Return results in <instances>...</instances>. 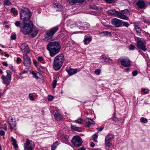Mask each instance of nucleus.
<instances>
[{"mask_svg":"<svg viewBox=\"0 0 150 150\" xmlns=\"http://www.w3.org/2000/svg\"><path fill=\"white\" fill-rule=\"evenodd\" d=\"M23 23L24 25L21 28V31L24 35H28L31 33L30 37L33 38L37 34L38 31L36 29H33V23L32 21H29V23Z\"/></svg>","mask_w":150,"mask_h":150,"instance_id":"1","label":"nucleus"},{"mask_svg":"<svg viewBox=\"0 0 150 150\" xmlns=\"http://www.w3.org/2000/svg\"><path fill=\"white\" fill-rule=\"evenodd\" d=\"M60 48V44L57 41L50 42L47 46V49L49 51L50 55L51 57H54L58 53Z\"/></svg>","mask_w":150,"mask_h":150,"instance_id":"2","label":"nucleus"},{"mask_svg":"<svg viewBox=\"0 0 150 150\" xmlns=\"http://www.w3.org/2000/svg\"><path fill=\"white\" fill-rule=\"evenodd\" d=\"M20 14L21 19L23 23H25L30 21L32 13L30 10H20Z\"/></svg>","mask_w":150,"mask_h":150,"instance_id":"3","label":"nucleus"},{"mask_svg":"<svg viewBox=\"0 0 150 150\" xmlns=\"http://www.w3.org/2000/svg\"><path fill=\"white\" fill-rule=\"evenodd\" d=\"M58 27L56 26L48 30L44 35V36L45 39L49 40L52 39L53 36L58 31Z\"/></svg>","mask_w":150,"mask_h":150,"instance_id":"4","label":"nucleus"},{"mask_svg":"<svg viewBox=\"0 0 150 150\" xmlns=\"http://www.w3.org/2000/svg\"><path fill=\"white\" fill-rule=\"evenodd\" d=\"M137 48L143 52H145L147 50L146 48V43L145 40L143 38H137Z\"/></svg>","mask_w":150,"mask_h":150,"instance_id":"5","label":"nucleus"},{"mask_svg":"<svg viewBox=\"0 0 150 150\" xmlns=\"http://www.w3.org/2000/svg\"><path fill=\"white\" fill-rule=\"evenodd\" d=\"M71 142L73 145L76 147L81 146L83 142L81 138L79 136L77 135L74 136L71 140Z\"/></svg>","mask_w":150,"mask_h":150,"instance_id":"6","label":"nucleus"},{"mask_svg":"<svg viewBox=\"0 0 150 150\" xmlns=\"http://www.w3.org/2000/svg\"><path fill=\"white\" fill-rule=\"evenodd\" d=\"M108 12L109 14L112 15L116 16L117 17L122 19L126 20L129 19L126 16L117 11H115V10H108Z\"/></svg>","mask_w":150,"mask_h":150,"instance_id":"7","label":"nucleus"},{"mask_svg":"<svg viewBox=\"0 0 150 150\" xmlns=\"http://www.w3.org/2000/svg\"><path fill=\"white\" fill-rule=\"evenodd\" d=\"M8 123L11 130L16 129V122L15 120H13L12 117H9L8 118Z\"/></svg>","mask_w":150,"mask_h":150,"instance_id":"8","label":"nucleus"},{"mask_svg":"<svg viewBox=\"0 0 150 150\" xmlns=\"http://www.w3.org/2000/svg\"><path fill=\"white\" fill-rule=\"evenodd\" d=\"M122 20L116 18H114L111 20V23L114 26L118 28L122 25Z\"/></svg>","mask_w":150,"mask_h":150,"instance_id":"9","label":"nucleus"},{"mask_svg":"<svg viewBox=\"0 0 150 150\" xmlns=\"http://www.w3.org/2000/svg\"><path fill=\"white\" fill-rule=\"evenodd\" d=\"M64 59L63 55L62 54H59L55 57L54 60L63 64Z\"/></svg>","mask_w":150,"mask_h":150,"instance_id":"10","label":"nucleus"},{"mask_svg":"<svg viewBox=\"0 0 150 150\" xmlns=\"http://www.w3.org/2000/svg\"><path fill=\"white\" fill-rule=\"evenodd\" d=\"M131 62L128 59H123L120 61V63L122 65L125 67H129L131 66Z\"/></svg>","mask_w":150,"mask_h":150,"instance_id":"11","label":"nucleus"},{"mask_svg":"<svg viewBox=\"0 0 150 150\" xmlns=\"http://www.w3.org/2000/svg\"><path fill=\"white\" fill-rule=\"evenodd\" d=\"M23 58L24 60L23 63L25 66H28L31 65L30 59L26 54H23Z\"/></svg>","mask_w":150,"mask_h":150,"instance_id":"12","label":"nucleus"},{"mask_svg":"<svg viewBox=\"0 0 150 150\" xmlns=\"http://www.w3.org/2000/svg\"><path fill=\"white\" fill-rule=\"evenodd\" d=\"M62 64L58 63V62L53 61V67L54 69L57 71L59 70L62 65Z\"/></svg>","mask_w":150,"mask_h":150,"instance_id":"13","label":"nucleus"},{"mask_svg":"<svg viewBox=\"0 0 150 150\" xmlns=\"http://www.w3.org/2000/svg\"><path fill=\"white\" fill-rule=\"evenodd\" d=\"M85 123L86 124V125L88 127L92 126L95 123L94 121L87 118L84 120Z\"/></svg>","mask_w":150,"mask_h":150,"instance_id":"14","label":"nucleus"},{"mask_svg":"<svg viewBox=\"0 0 150 150\" xmlns=\"http://www.w3.org/2000/svg\"><path fill=\"white\" fill-rule=\"evenodd\" d=\"M77 69H73L69 67H68L66 69L67 71L71 75L76 73L77 72Z\"/></svg>","mask_w":150,"mask_h":150,"instance_id":"15","label":"nucleus"},{"mask_svg":"<svg viewBox=\"0 0 150 150\" xmlns=\"http://www.w3.org/2000/svg\"><path fill=\"white\" fill-rule=\"evenodd\" d=\"M1 79L3 81V83L4 84H6L7 86L9 85L10 81L8 77L3 75L1 77Z\"/></svg>","mask_w":150,"mask_h":150,"instance_id":"16","label":"nucleus"},{"mask_svg":"<svg viewBox=\"0 0 150 150\" xmlns=\"http://www.w3.org/2000/svg\"><path fill=\"white\" fill-rule=\"evenodd\" d=\"M32 74L33 76V77L35 78L37 80L42 77L41 74L39 72H37L35 73L33 71L32 72Z\"/></svg>","mask_w":150,"mask_h":150,"instance_id":"17","label":"nucleus"},{"mask_svg":"<svg viewBox=\"0 0 150 150\" xmlns=\"http://www.w3.org/2000/svg\"><path fill=\"white\" fill-rule=\"evenodd\" d=\"M21 48L24 51L28 52L30 51L28 45L26 43H23L21 45Z\"/></svg>","mask_w":150,"mask_h":150,"instance_id":"18","label":"nucleus"},{"mask_svg":"<svg viewBox=\"0 0 150 150\" xmlns=\"http://www.w3.org/2000/svg\"><path fill=\"white\" fill-rule=\"evenodd\" d=\"M137 5L141 9L143 8L145 6V3L143 1H139L137 3Z\"/></svg>","mask_w":150,"mask_h":150,"instance_id":"19","label":"nucleus"},{"mask_svg":"<svg viewBox=\"0 0 150 150\" xmlns=\"http://www.w3.org/2000/svg\"><path fill=\"white\" fill-rule=\"evenodd\" d=\"M54 116L57 120H61L62 119V115L57 112H55Z\"/></svg>","mask_w":150,"mask_h":150,"instance_id":"20","label":"nucleus"},{"mask_svg":"<svg viewBox=\"0 0 150 150\" xmlns=\"http://www.w3.org/2000/svg\"><path fill=\"white\" fill-rule=\"evenodd\" d=\"M86 0H68L69 3L71 4L74 5L76 3H82L85 2Z\"/></svg>","mask_w":150,"mask_h":150,"instance_id":"21","label":"nucleus"},{"mask_svg":"<svg viewBox=\"0 0 150 150\" xmlns=\"http://www.w3.org/2000/svg\"><path fill=\"white\" fill-rule=\"evenodd\" d=\"M100 57L101 59H104L105 62H107L109 64L112 62V60L111 59L107 58L104 55L101 56Z\"/></svg>","mask_w":150,"mask_h":150,"instance_id":"22","label":"nucleus"},{"mask_svg":"<svg viewBox=\"0 0 150 150\" xmlns=\"http://www.w3.org/2000/svg\"><path fill=\"white\" fill-rule=\"evenodd\" d=\"M114 135L112 134H109L106 136L105 141H110L113 138Z\"/></svg>","mask_w":150,"mask_h":150,"instance_id":"23","label":"nucleus"},{"mask_svg":"<svg viewBox=\"0 0 150 150\" xmlns=\"http://www.w3.org/2000/svg\"><path fill=\"white\" fill-rule=\"evenodd\" d=\"M11 141L13 142L12 143V144L13 147L15 148H17L18 147V145L17 144V143L16 140L12 137H11Z\"/></svg>","mask_w":150,"mask_h":150,"instance_id":"24","label":"nucleus"},{"mask_svg":"<svg viewBox=\"0 0 150 150\" xmlns=\"http://www.w3.org/2000/svg\"><path fill=\"white\" fill-rule=\"evenodd\" d=\"M6 72L7 74V77L8 79L10 81H11V79L12 73L11 71L9 70L6 71Z\"/></svg>","mask_w":150,"mask_h":150,"instance_id":"25","label":"nucleus"},{"mask_svg":"<svg viewBox=\"0 0 150 150\" xmlns=\"http://www.w3.org/2000/svg\"><path fill=\"white\" fill-rule=\"evenodd\" d=\"M91 41V39L89 37H87L84 40V44L86 45L89 43Z\"/></svg>","mask_w":150,"mask_h":150,"instance_id":"26","label":"nucleus"},{"mask_svg":"<svg viewBox=\"0 0 150 150\" xmlns=\"http://www.w3.org/2000/svg\"><path fill=\"white\" fill-rule=\"evenodd\" d=\"M34 146H32V145L24 146V150H33Z\"/></svg>","mask_w":150,"mask_h":150,"instance_id":"27","label":"nucleus"},{"mask_svg":"<svg viewBox=\"0 0 150 150\" xmlns=\"http://www.w3.org/2000/svg\"><path fill=\"white\" fill-rule=\"evenodd\" d=\"M53 6L55 8H62V6L60 3H58L54 4Z\"/></svg>","mask_w":150,"mask_h":150,"instance_id":"28","label":"nucleus"},{"mask_svg":"<svg viewBox=\"0 0 150 150\" xmlns=\"http://www.w3.org/2000/svg\"><path fill=\"white\" fill-rule=\"evenodd\" d=\"M134 28L137 32L138 33H140L141 32V29L140 27L137 25H134Z\"/></svg>","mask_w":150,"mask_h":150,"instance_id":"29","label":"nucleus"},{"mask_svg":"<svg viewBox=\"0 0 150 150\" xmlns=\"http://www.w3.org/2000/svg\"><path fill=\"white\" fill-rule=\"evenodd\" d=\"M58 142L57 141L55 142L52 145L51 148V150H55L57 146L58 145Z\"/></svg>","mask_w":150,"mask_h":150,"instance_id":"30","label":"nucleus"},{"mask_svg":"<svg viewBox=\"0 0 150 150\" xmlns=\"http://www.w3.org/2000/svg\"><path fill=\"white\" fill-rule=\"evenodd\" d=\"M11 4L9 0H4V6L7 5L9 6L11 5Z\"/></svg>","mask_w":150,"mask_h":150,"instance_id":"31","label":"nucleus"},{"mask_svg":"<svg viewBox=\"0 0 150 150\" xmlns=\"http://www.w3.org/2000/svg\"><path fill=\"white\" fill-rule=\"evenodd\" d=\"M140 121L143 123L145 124L147 122L148 120L146 118L144 117H142L140 119Z\"/></svg>","mask_w":150,"mask_h":150,"instance_id":"32","label":"nucleus"},{"mask_svg":"<svg viewBox=\"0 0 150 150\" xmlns=\"http://www.w3.org/2000/svg\"><path fill=\"white\" fill-rule=\"evenodd\" d=\"M116 112H115L114 113V115L112 117V119L113 121L115 122H117L119 121L118 119L116 117Z\"/></svg>","mask_w":150,"mask_h":150,"instance_id":"33","label":"nucleus"},{"mask_svg":"<svg viewBox=\"0 0 150 150\" xmlns=\"http://www.w3.org/2000/svg\"><path fill=\"white\" fill-rule=\"evenodd\" d=\"M71 128L72 130L76 131H78L79 129V127H76L75 125H71Z\"/></svg>","mask_w":150,"mask_h":150,"instance_id":"34","label":"nucleus"},{"mask_svg":"<svg viewBox=\"0 0 150 150\" xmlns=\"http://www.w3.org/2000/svg\"><path fill=\"white\" fill-rule=\"evenodd\" d=\"M30 141L29 140V139H26V143L24 144V146H29L30 144Z\"/></svg>","mask_w":150,"mask_h":150,"instance_id":"35","label":"nucleus"},{"mask_svg":"<svg viewBox=\"0 0 150 150\" xmlns=\"http://www.w3.org/2000/svg\"><path fill=\"white\" fill-rule=\"evenodd\" d=\"M121 13L126 15H130V12L129 10H122Z\"/></svg>","mask_w":150,"mask_h":150,"instance_id":"36","label":"nucleus"},{"mask_svg":"<svg viewBox=\"0 0 150 150\" xmlns=\"http://www.w3.org/2000/svg\"><path fill=\"white\" fill-rule=\"evenodd\" d=\"M121 23L122 24L123 26H125L127 27L129 25V24L128 22H124L122 20Z\"/></svg>","mask_w":150,"mask_h":150,"instance_id":"37","label":"nucleus"},{"mask_svg":"<svg viewBox=\"0 0 150 150\" xmlns=\"http://www.w3.org/2000/svg\"><path fill=\"white\" fill-rule=\"evenodd\" d=\"M98 135L97 134H94L93 135V141L95 142H97V139L98 138Z\"/></svg>","mask_w":150,"mask_h":150,"instance_id":"38","label":"nucleus"},{"mask_svg":"<svg viewBox=\"0 0 150 150\" xmlns=\"http://www.w3.org/2000/svg\"><path fill=\"white\" fill-rule=\"evenodd\" d=\"M89 8L92 9H97L98 7L94 5L89 6Z\"/></svg>","mask_w":150,"mask_h":150,"instance_id":"39","label":"nucleus"},{"mask_svg":"<svg viewBox=\"0 0 150 150\" xmlns=\"http://www.w3.org/2000/svg\"><path fill=\"white\" fill-rule=\"evenodd\" d=\"M95 73L97 75H99L100 74L101 72V70L100 69H98L95 70Z\"/></svg>","mask_w":150,"mask_h":150,"instance_id":"40","label":"nucleus"},{"mask_svg":"<svg viewBox=\"0 0 150 150\" xmlns=\"http://www.w3.org/2000/svg\"><path fill=\"white\" fill-rule=\"evenodd\" d=\"M57 80L56 79L54 80L52 82V87L53 88H54L56 86V84H57Z\"/></svg>","mask_w":150,"mask_h":150,"instance_id":"41","label":"nucleus"},{"mask_svg":"<svg viewBox=\"0 0 150 150\" xmlns=\"http://www.w3.org/2000/svg\"><path fill=\"white\" fill-rule=\"evenodd\" d=\"M103 34L104 35H111V33L110 32H108V31H103L102 32H101L100 33V34Z\"/></svg>","mask_w":150,"mask_h":150,"instance_id":"42","label":"nucleus"},{"mask_svg":"<svg viewBox=\"0 0 150 150\" xmlns=\"http://www.w3.org/2000/svg\"><path fill=\"white\" fill-rule=\"evenodd\" d=\"M142 91L144 92L145 94H147L149 92V90L147 89L143 88L142 90Z\"/></svg>","mask_w":150,"mask_h":150,"instance_id":"43","label":"nucleus"},{"mask_svg":"<svg viewBox=\"0 0 150 150\" xmlns=\"http://www.w3.org/2000/svg\"><path fill=\"white\" fill-rule=\"evenodd\" d=\"M16 35L15 33H12L11 36V40H15L16 38Z\"/></svg>","mask_w":150,"mask_h":150,"instance_id":"44","label":"nucleus"},{"mask_svg":"<svg viewBox=\"0 0 150 150\" xmlns=\"http://www.w3.org/2000/svg\"><path fill=\"white\" fill-rule=\"evenodd\" d=\"M11 11L15 15H17L18 14V12L17 10H11Z\"/></svg>","mask_w":150,"mask_h":150,"instance_id":"45","label":"nucleus"},{"mask_svg":"<svg viewBox=\"0 0 150 150\" xmlns=\"http://www.w3.org/2000/svg\"><path fill=\"white\" fill-rule=\"evenodd\" d=\"M76 121V122L79 124H81L83 122V119L81 118L78 119Z\"/></svg>","mask_w":150,"mask_h":150,"instance_id":"46","label":"nucleus"},{"mask_svg":"<svg viewBox=\"0 0 150 150\" xmlns=\"http://www.w3.org/2000/svg\"><path fill=\"white\" fill-rule=\"evenodd\" d=\"M135 48V47L132 45H130L129 46V49L131 50H134Z\"/></svg>","mask_w":150,"mask_h":150,"instance_id":"47","label":"nucleus"},{"mask_svg":"<svg viewBox=\"0 0 150 150\" xmlns=\"http://www.w3.org/2000/svg\"><path fill=\"white\" fill-rule=\"evenodd\" d=\"M28 96H29V99L30 100H33L34 98L33 97V95L32 94H31V93L29 94Z\"/></svg>","mask_w":150,"mask_h":150,"instance_id":"48","label":"nucleus"},{"mask_svg":"<svg viewBox=\"0 0 150 150\" xmlns=\"http://www.w3.org/2000/svg\"><path fill=\"white\" fill-rule=\"evenodd\" d=\"M9 68L12 71H15V69L14 67L11 65H10L9 66Z\"/></svg>","mask_w":150,"mask_h":150,"instance_id":"49","label":"nucleus"},{"mask_svg":"<svg viewBox=\"0 0 150 150\" xmlns=\"http://www.w3.org/2000/svg\"><path fill=\"white\" fill-rule=\"evenodd\" d=\"M138 72L136 70L133 71L132 73V75L134 76H136Z\"/></svg>","mask_w":150,"mask_h":150,"instance_id":"50","label":"nucleus"},{"mask_svg":"<svg viewBox=\"0 0 150 150\" xmlns=\"http://www.w3.org/2000/svg\"><path fill=\"white\" fill-rule=\"evenodd\" d=\"M106 145L108 146H110L112 145V144L110 142V141H105Z\"/></svg>","mask_w":150,"mask_h":150,"instance_id":"51","label":"nucleus"},{"mask_svg":"<svg viewBox=\"0 0 150 150\" xmlns=\"http://www.w3.org/2000/svg\"><path fill=\"white\" fill-rule=\"evenodd\" d=\"M106 2L109 4H111L114 2V0H104Z\"/></svg>","mask_w":150,"mask_h":150,"instance_id":"52","label":"nucleus"},{"mask_svg":"<svg viewBox=\"0 0 150 150\" xmlns=\"http://www.w3.org/2000/svg\"><path fill=\"white\" fill-rule=\"evenodd\" d=\"M15 25L17 27H19L20 25V22L19 21H17L15 23Z\"/></svg>","mask_w":150,"mask_h":150,"instance_id":"53","label":"nucleus"},{"mask_svg":"<svg viewBox=\"0 0 150 150\" xmlns=\"http://www.w3.org/2000/svg\"><path fill=\"white\" fill-rule=\"evenodd\" d=\"M53 99V97L51 96H48V100L49 101H51Z\"/></svg>","mask_w":150,"mask_h":150,"instance_id":"54","label":"nucleus"},{"mask_svg":"<svg viewBox=\"0 0 150 150\" xmlns=\"http://www.w3.org/2000/svg\"><path fill=\"white\" fill-rule=\"evenodd\" d=\"M5 132L3 130H1L0 131V134L1 135L3 136L5 134Z\"/></svg>","mask_w":150,"mask_h":150,"instance_id":"55","label":"nucleus"},{"mask_svg":"<svg viewBox=\"0 0 150 150\" xmlns=\"http://www.w3.org/2000/svg\"><path fill=\"white\" fill-rule=\"evenodd\" d=\"M142 18L144 20V21L145 23H147L149 22L148 20H147V19L145 18L144 16L142 17Z\"/></svg>","mask_w":150,"mask_h":150,"instance_id":"56","label":"nucleus"},{"mask_svg":"<svg viewBox=\"0 0 150 150\" xmlns=\"http://www.w3.org/2000/svg\"><path fill=\"white\" fill-rule=\"evenodd\" d=\"M21 61V59L20 58L18 57L17 58L16 60V62L17 64H19V62Z\"/></svg>","mask_w":150,"mask_h":150,"instance_id":"57","label":"nucleus"},{"mask_svg":"<svg viewBox=\"0 0 150 150\" xmlns=\"http://www.w3.org/2000/svg\"><path fill=\"white\" fill-rule=\"evenodd\" d=\"M2 64L3 66H5L6 67H7L8 66V64L6 62H2Z\"/></svg>","mask_w":150,"mask_h":150,"instance_id":"58","label":"nucleus"},{"mask_svg":"<svg viewBox=\"0 0 150 150\" xmlns=\"http://www.w3.org/2000/svg\"><path fill=\"white\" fill-rule=\"evenodd\" d=\"M97 129L100 132L102 131L103 129V127H100L99 128H97Z\"/></svg>","mask_w":150,"mask_h":150,"instance_id":"59","label":"nucleus"},{"mask_svg":"<svg viewBox=\"0 0 150 150\" xmlns=\"http://www.w3.org/2000/svg\"><path fill=\"white\" fill-rule=\"evenodd\" d=\"M38 59L39 61L41 62L43 58L42 57H38Z\"/></svg>","mask_w":150,"mask_h":150,"instance_id":"60","label":"nucleus"},{"mask_svg":"<svg viewBox=\"0 0 150 150\" xmlns=\"http://www.w3.org/2000/svg\"><path fill=\"white\" fill-rule=\"evenodd\" d=\"M95 146V144L93 142H91V146L93 147Z\"/></svg>","mask_w":150,"mask_h":150,"instance_id":"61","label":"nucleus"},{"mask_svg":"<svg viewBox=\"0 0 150 150\" xmlns=\"http://www.w3.org/2000/svg\"><path fill=\"white\" fill-rule=\"evenodd\" d=\"M27 72H28L27 71L24 70V71H23V72H22L21 73H20V74H23L26 73Z\"/></svg>","mask_w":150,"mask_h":150,"instance_id":"62","label":"nucleus"},{"mask_svg":"<svg viewBox=\"0 0 150 150\" xmlns=\"http://www.w3.org/2000/svg\"><path fill=\"white\" fill-rule=\"evenodd\" d=\"M129 70V68H127L126 69H125V71L126 72H128Z\"/></svg>","mask_w":150,"mask_h":150,"instance_id":"63","label":"nucleus"},{"mask_svg":"<svg viewBox=\"0 0 150 150\" xmlns=\"http://www.w3.org/2000/svg\"><path fill=\"white\" fill-rule=\"evenodd\" d=\"M85 149L84 148H81L78 150H85Z\"/></svg>","mask_w":150,"mask_h":150,"instance_id":"64","label":"nucleus"}]
</instances>
